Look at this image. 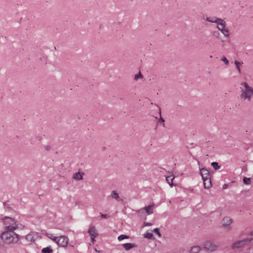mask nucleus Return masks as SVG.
I'll return each instance as SVG.
<instances>
[{
    "mask_svg": "<svg viewBox=\"0 0 253 253\" xmlns=\"http://www.w3.org/2000/svg\"><path fill=\"white\" fill-rule=\"evenodd\" d=\"M0 237L4 243L8 244L17 243L20 239L23 238V236H14L7 232H2Z\"/></svg>",
    "mask_w": 253,
    "mask_h": 253,
    "instance_id": "nucleus-1",
    "label": "nucleus"
},
{
    "mask_svg": "<svg viewBox=\"0 0 253 253\" xmlns=\"http://www.w3.org/2000/svg\"><path fill=\"white\" fill-rule=\"evenodd\" d=\"M242 84L244 85L245 88V90H242V93L241 95V98L248 99L249 101H250L251 97L253 96V88L250 86L246 82L243 83Z\"/></svg>",
    "mask_w": 253,
    "mask_h": 253,
    "instance_id": "nucleus-2",
    "label": "nucleus"
},
{
    "mask_svg": "<svg viewBox=\"0 0 253 253\" xmlns=\"http://www.w3.org/2000/svg\"><path fill=\"white\" fill-rule=\"evenodd\" d=\"M253 241V238H245L241 240H239L233 243L231 246V249L235 250L236 249H240L244 247L247 243Z\"/></svg>",
    "mask_w": 253,
    "mask_h": 253,
    "instance_id": "nucleus-3",
    "label": "nucleus"
},
{
    "mask_svg": "<svg viewBox=\"0 0 253 253\" xmlns=\"http://www.w3.org/2000/svg\"><path fill=\"white\" fill-rule=\"evenodd\" d=\"M69 242V239L65 236H60L58 240H57V244L58 246L62 247H67Z\"/></svg>",
    "mask_w": 253,
    "mask_h": 253,
    "instance_id": "nucleus-4",
    "label": "nucleus"
},
{
    "mask_svg": "<svg viewBox=\"0 0 253 253\" xmlns=\"http://www.w3.org/2000/svg\"><path fill=\"white\" fill-rule=\"evenodd\" d=\"M204 248L208 252H212L215 251L217 249V246L211 241H207L204 245Z\"/></svg>",
    "mask_w": 253,
    "mask_h": 253,
    "instance_id": "nucleus-5",
    "label": "nucleus"
},
{
    "mask_svg": "<svg viewBox=\"0 0 253 253\" xmlns=\"http://www.w3.org/2000/svg\"><path fill=\"white\" fill-rule=\"evenodd\" d=\"M222 24H220L219 25H217V28L218 30H220L221 33L224 34L225 37L229 36V31L227 29H226L225 27L226 26V22L224 20L222 21Z\"/></svg>",
    "mask_w": 253,
    "mask_h": 253,
    "instance_id": "nucleus-6",
    "label": "nucleus"
},
{
    "mask_svg": "<svg viewBox=\"0 0 253 253\" xmlns=\"http://www.w3.org/2000/svg\"><path fill=\"white\" fill-rule=\"evenodd\" d=\"M17 228L18 226L16 225H15V226L9 225L5 227L4 231L3 232H7V233H11L14 236H19L14 232V231Z\"/></svg>",
    "mask_w": 253,
    "mask_h": 253,
    "instance_id": "nucleus-7",
    "label": "nucleus"
},
{
    "mask_svg": "<svg viewBox=\"0 0 253 253\" xmlns=\"http://www.w3.org/2000/svg\"><path fill=\"white\" fill-rule=\"evenodd\" d=\"M3 222L4 225H16L17 221L14 218L8 216H5L3 219Z\"/></svg>",
    "mask_w": 253,
    "mask_h": 253,
    "instance_id": "nucleus-8",
    "label": "nucleus"
},
{
    "mask_svg": "<svg viewBox=\"0 0 253 253\" xmlns=\"http://www.w3.org/2000/svg\"><path fill=\"white\" fill-rule=\"evenodd\" d=\"M206 21L211 23H216L217 24V25H219L220 24L223 23H222L223 20L215 16L207 17L206 18Z\"/></svg>",
    "mask_w": 253,
    "mask_h": 253,
    "instance_id": "nucleus-9",
    "label": "nucleus"
},
{
    "mask_svg": "<svg viewBox=\"0 0 253 253\" xmlns=\"http://www.w3.org/2000/svg\"><path fill=\"white\" fill-rule=\"evenodd\" d=\"M88 233L90 236V238L92 239L95 238L98 236V233L96 230L95 227L93 225H90Z\"/></svg>",
    "mask_w": 253,
    "mask_h": 253,
    "instance_id": "nucleus-10",
    "label": "nucleus"
},
{
    "mask_svg": "<svg viewBox=\"0 0 253 253\" xmlns=\"http://www.w3.org/2000/svg\"><path fill=\"white\" fill-rule=\"evenodd\" d=\"M200 174L202 178V180L206 179L211 177V174L209 170L206 168L200 169Z\"/></svg>",
    "mask_w": 253,
    "mask_h": 253,
    "instance_id": "nucleus-11",
    "label": "nucleus"
},
{
    "mask_svg": "<svg viewBox=\"0 0 253 253\" xmlns=\"http://www.w3.org/2000/svg\"><path fill=\"white\" fill-rule=\"evenodd\" d=\"M222 226L224 227L227 228L232 222V220L228 217H224L222 220Z\"/></svg>",
    "mask_w": 253,
    "mask_h": 253,
    "instance_id": "nucleus-12",
    "label": "nucleus"
},
{
    "mask_svg": "<svg viewBox=\"0 0 253 253\" xmlns=\"http://www.w3.org/2000/svg\"><path fill=\"white\" fill-rule=\"evenodd\" d=\"M154 204L152 205H149L148 206H146L143 208V210L146 212L147 215L151 214L153 213V208L154 207Z\"/></svg>",
    "mask_w": 253,
    "mask_h": 253,
    "instance_id": "nucleus-13",
    "label": "nucleus"
},
{
    "mask_svg": "<svg viewBox=\"0 0 253 253\" xmlns=\"http://www.w3.org/2000/svg\"><path fill=\"white\" fill-rule=\"evenodd\" d=\"M203 180L205 189H209L212 186L211 177Z\"/></svg>",
    "mask_w": 253,
    "mask_h": 253,
    "instance_id": "nucleus-14",
    "label": "nucleus"
},
{
    "mask_svg": "<svg viewBox=\"0 0 253 253\" xmlns=\"http://www.w3.org/2000/svg\"><path fill=\"white\" fill-rule=\"evenodd\" d=\"M136 246V244L134 243H127L123 244V247L125 248L126 251L130 250L131 249H132Z\"/></svg>",
    "mask_w": 253,
    "mask_h": 253,
    "instance_id": "nucleus-15",
    "label": "nucleus"
},
{
    "mask_svg": "<svg viewBox=\"0 0 253 253\" xmlns=\"http://www.w3.org/2000/svg\"><path fill=\"white\" fill-rule=\"evenodd\" d=\"M110 196L112 198L115 199L118 202H122L123 200L120 197L119 194L117 192H116V191L115 190L112 191Z\"/></svg>",
    "mask_w": 253,
    "mask_h": 253,
    "instance_id": "nucleus-16",
    "label": "nucleus"
},
{
    "mask_svg": "<svg viewBox=\"0 0 253 253\" xmlns=\"http://www.w3.org/2000/svg\"><path fill=\"white\" fill-rule=\"evenodd\" d=\"M84 175V172H76L74 175L73 178L76 180H80L83 179V175Z\"/></svg>",
    "mask_w": 253,
    "mask_h": 253,
    "instance_id": "nucleus-17",
    "label": "nucleus"
},
{
    "mask_svg": "<svg viewBox=\"0 0 253 253\" xmlns=\"http://www.w3.org/2000/svg\"><path fill=\"white\" fill-rule=\"evenodd\" d=\"M174 179V177L171 175L168 176L166 177V179L168 183L169 184L170 187H172L175 185L173 183V180Z\"/></svg>",
    "mask_w": 253,
    "mask_h": 253,
    "instance_id": "nucleus-18",
    "label": "nucleus"
},
{
    "mask_svg": "<svg viewBox=\"0 0 253 253\" xmlns=\"http://www.w3.org/2000/svg\"><path fill=\"white\" fill-rule=\"evenodd\" d=\"M201 251V248L199 246H194L191 247L190 252V253H199Z\"/></svg>",
    "mask_w": 253,
    "mask_h": 253,
    "instance_id": "nucleus-19",
    "label": "nucleus"
},
{
    "mask_svg": "<svg viewBox=\"0 0 253 253\" xmlns=\"http://www.w3.org/2000/svg\"><path fill=\"white\" fill-rule=\"evenodd\" d=\"M53 252V250L52 249L50 246H49L45 248H43L41 250L42 253H52Z\"/></svg>",
    "mask_w": 253,
    "mask_h": 253,
    "instance_id": "nucleus-20",
    "label": "nucleus"
},
{
    "mask_svg": "<svg viewBox=\"0 0 253 253\" xmlns=\"http://www.w3.org/2000/svg\"><path fill=\"white\" fill-rule=\"evenodd\" d=\"M235 65L236 66V69L238 70L239 73H241V69H240V66L242 64H243V62H240L238 61L237 60H235L234 62Z\"/></svg>",
    "mask_w": 253,
    "mask_h": 253,
    "instance_id": "nucleus-21",
    "label": "nucleus"
},
{
    "mask_svg": "<svg viewBox=\"0 0 253 253\" xmlns=\"http://www.w3.org/2000/svg\"><path fill=\"white\" fill-rule=\"evenodd\" d=\"M211 165L215 170H218L220 168V166H219L218 163L216 162H212Z\"/></svg>",
    "mask_w": 253,
    "mask_h": 253,
    "instance_id": "nucleus-22",
    "label": "nucleus"
},
{
    "mask_svg": "<svg viewBox=\"0 0 253 253\" xmlns=\"http://www.w3.org/2000/svg\"><path fill=\"white\" fill-rule=\"evenodd\" d=\"M243 181L245 184L249 185L251 183V178L247 177H244L243 178Z\"/></svg>",
    "mask_w": 253,
    "mask_h": 253,
    "instance_id": "nucleus-23",
    "label": "nucleus"
},
{
    "mask_svg": "<svg viewBox=\"0 0 253 253\" xmlns=\"http://www.w3.org/2000/svg\"><path fill=\"white\" fill-rule=\"evenodd\" d=\"M144 237L148 239H152L153 238V234L152 233L147 232L144 234Z\"/></svg>",
    "mask_w": 253,
    "mask_h": 253,
    "instance_id": "nucleus-24",
    "label": "nucleus"
},
{
    "mask_svg": "<svg viewBox=\"0 0 253 253\" xmlns=\"http://www.w3.org/2000/svg\"><path fill=\"white\" fill-rule=\"evenodd\" d=\"M128 238H129V237L128 236L126 235L122 234V235H121L118 236V240L120 241L124 239H127Z\"/></svg>",
    "mask_w": 253,
    "mask_h": 253,
    "instance_id": "nucleus-25",
    "label": "nucleus"
},
{
    "mask_svg": "<svg viewBox=\"0 0 253 253\" xmlns=\"http://www.w3.org/2000/svg\"><path fill=\"white\" fill-rule=\"evenodd\" d=\"M156 234H157L159 237H161L162 235L160 232V230L158 228H156L154 229L153 231Z\"/></svg>",
    "mask_w": 253,
    "mask_h": 253,
    "instance_id": "nucleus-26",
    "label": "nucleus"
},
{
    "mask_svg": "<svg viewBox=\"0 0 253 253\" xmlns=\"http://www.w3.org/2000/svg\"><path fill=\"white\" fill-rule=\"evenodd\" d=\"M143 78V76L142 75V74H141L140 72H139V73L137 74H136L135 76H134V80H137L138 79H140V78Z\"/></svg>",
    "mask_w": 253,
    "mask_h": 253,
    "instance_id": "nucleus-27",
    "label": "nucleus"
},
{
    "mask_svg": "<svg viewBox=\"0 0 253 253\" xmlns=\"http://www.w3.org/2000/svg\"><path fill=\"white\" fill-rule=\"evenodd\" d=\"M221 60L223 61L226 65H228L229 64L228 60L224 56H223L221 57Z\"/></svg>",
    "mask_w": 253,
    "mask_h": 253,
    "instance_id": "nucleus-28",
    "label": "nucleus"
},
{
    "mask_svg": "<svg viewBox=\"0 0 253 253\" xmlns=\"http://www.w3.org/2000/svg\"><path fill=\"white\" fill-rule=\"evenodd\" d=\"M212 35L216 38H219L220 36V33L218 31H214L212 33Z\"/></svg>",
    "mask_w": 253,
    "mask_h": 253,
    "instance_id": "nucleus-29",
    "label": "nucleus"
},
{
    "mask_svg": "<svg viewBox=\"0 0 253 253\" xmlns=\"http://www.w3.org/2000/svg\"><path fill=\"white\" fill-rule=\"evenodd\" d=\"M100 216L102 218H108L110 217L108 214H104L100 213Z\"/></svg>",
    "mask_w": 253,
    "mask_h": 253,
    "instance_id": "nucleus-30",
    "label": "nucleus"
},
{
    "mask_svg": "<svg viewBox=\"0 0 253 253\" xmlns=\"http://www.w3.org/2000/svg\"><path fill=\"white\" fill-rule=\"evenodd\" d=\"M50 239L52 240L54 242H56L57 243V240H58L59 237H53L51 235V237H49Z\"/></svg>",
    "mask_w": 253,
    "mask_h": 253,
    "instance_id": "nucleus-31",
    "label": "nucleus"
},
{
    "mask_svg": "<svg viewBox=\"0 0 253 253\" xmlns=\"http://www.w3.org/2000/svg\"><path fill=\"white\" fill-rule=\"evenodd\" d=\"M233 182V181H232L230 183H229V184H227V183L224 184L223 185V186H222V189H225L227 188L228 186H229V184H231Z\"/></svg>",
    "mask_w": 253,
    "mask_h": 253,
    "instance_id": "nucleus-32",
    "label": "nucleus"
},
{
    "mask_svg": "<svg viewBox=\"0 0 253 253\" xmlns=\"http://www.w3.org/2000/svg\"><path fill=\"white\" fill-rule=\"evenodd\" d=\"M25 239L28 240H30L31 241H32L33 240V237H32L31 235H30V234H28L25 237Z\"/></svg>",
    "mask_w": 253,
    "mask_h": 253,
    "instance_id": "nucleus-33",
    "label": "nucleus"
},
{
    "mask_svg": "<svg viewBox=\"0 0 253 253\" xmlns=\"http://www.w3.org/2000/svg\"><path fill=\"white\" fill-rule=\"evenodd\" d=\"M159 123H160L162 124H163V126H165V123H165V120H164V119L163 118H162L161 117H160V119H159Z\"/></svg>",
    "mask_w": 253,
    "mask_h": 253,
    "instance_id": "nucleus-34",
    "label": "nucleus"
},
{
    "mask_svg": "<svg viewBox=\"0 0 253 253\" xmlns=\"http://www.w3.org/2000/svg\"><path fill=\"white\" fill-rule=\"evenodd\" d=\"M143 225L145 226H150L152 225V223H151L150 222H144Z\"/></svg>",
    "mask_w": 253,
    "mask_h": 253,
    "instance_id": "nucleus-35",
    "label": "nucleus"
},
{
    "mask_svg": "<svg viewBox=\"0 0 253 253\" xmlns=\"http://www.w3.org/2000/svg\"><path fill=\"white\" fill-rule=\"evenodd\" d=\"M45 150H47V151H49V150H50V146H49V145H47V146H45Z\"/></svg>",
    "mask_w": 253,
    "mask_h": 253,
    "instance_id": "nucleus-36",
    "label": "nucleus"
},
{
    "mask_svg": "<svg viewBox=\"0 0 253 253\" xmlns=\"http://www.w3.org/2000/svg\"><path fill=\"white\" fill-rule=\"evenodd\" d=\"M3 205H4V206L5 208H6L8 209L9 210H10V209H11V208L8 206V205H6V203H4L3 204Z\"/></svg>",
    "mask_w": 253,
    "mask_h": 253,
    "instance_id": "nucleus-37",
    "label": "nucleus"
},
{
    "mask_svg": "<svg viewBox=\"0 0 253 253\" xmlns=\"http://www.w3.org/2000/svg\"><path fill=\"white\" fill-rule=\"evenodd\" d=\"M250 235L251 236H253V230L250 232Z\"/></svg>",
    "mask_w": 253,
    "mask_h": 253,
    "instance_id": "nucleus-38",
    "label": "nucleus"
},
{
    "mask_svg": "<svg viewBox=\"0 0 253 253\" xmlns=\"http://www.w3.org/2000/svg\"><path fill=\"white\" fill-rule=\"evenodd\" d=\"M95 239V238H93V239L91 238V241H92V242H93L95 241V239Z\"/></svg>",
    "mask_w": 253,
    "mask_h": 253,
    "instance_id": "nucleus-39",
    "label": "nucleus"
},
{
    "mask_svg": "<svg viewBox=\"0 0 253 253\" xmlns=\"http://www.w3.org/2000/svg\"><path fill=\"white\" fill-rule=\"evenodd\" d=\"M102 149H103V150H105L106 147H103Z\"/></svg>",
    "mask_w": 253,
    "mask_h": 253,
    "instance_id": "nucleus-40",
    "label": "nucleus"
}]
</instances>
